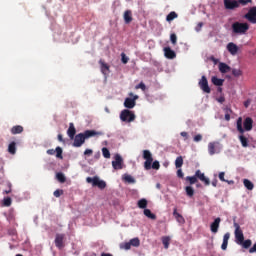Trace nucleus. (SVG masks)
Returning a JSON list of instances; mask_svg holds the SVG:
<instances>
[{
    "label": "nucleus",
    "instance_id": "1",
    "mask_svg": "<svg viewBox=\"0 0 256 256\" xmlns=\"http://www.w3.org/2000/svg\"><path fill=\"white\" fill-rule=\"evenodd\" d=\"M95 135H97V132L93 130H86L84 133L77 134L74 137L73 147H81L85 143V139L95 137Z\"/></svg>",
    "mask_w": 256,
    "mask_h": 256
},
{
    "label": "nucleus",
    "instance_id": "2",
    "mask_svg": "<svg viewBox=\"0 0 256 256\" xmlns=\"http://www.w3.org/2000/svg\"><path fill=\"white\" fill-rule=\"evenodd\" d=\"M232 31L236 35H245V33H247V31H249V24L241 23V22H234L232 24Z\"/></svg>",
    "mask_w": 256,
    "mask_h": 256
},
{
    "label": "nucleus",
    "instance_id": "3",
    "mask_svg": "<svg viewBox=\"0 0 256 256\" xmlns=\"http://www.w3.org/2000/svg\"><path fill=\"white\" fill-rule=\"evenodd\" d=\"M236 129H253V118L246 117L243 121V118L239 117L236 122Z\"/></svg>",
    "mask_w": 256,
    "mask_h": 256
},
{
    "label": "nucleus",
    "instance_id": "4",
    "mask_svg": "<svg viewBox=\"0 0 256 256\" xmlns=\"http://www.w3.org/2000/svg\"><path fill=\"white\" fill-rule=\"evenodd\" d=\"M143 159H145L144 162V169L146 171H150L151 165L153 163V154H151V151L149 150H144L143 151Z\"/></svg>",
    "mask_w": 256,
    "mask_h": 256
},
{
    "label": "nucleus",
    "instance_id": "5",
    "mask_svg": "<svg viewBox=\"0 0 256 256\" xmlns=\"http://www.w3.org/2000/svg\"><path fill=\"white\" fill-rule=\"evenodd\" d=\"M129 97H132V98L125 99L124 107H126V109H133V107H135V105H137V99H139V96L134 95L133 92H130Z\"/></svg>",
    "mask_w": 256,
    "mask_h": 256
},
{
    "label": "nucleus",
    "instance_id": "6",
    "mask_svg": "<svg viewBox=\"0 0 256 256\" xmlns=\"http://www.w3.org/2000/svg\"><path fill=\"white\" fill-rule=\"evenodd\" d=\"M221 149H223V145L219 142H210L208 144V153L209 155H216L221 153Z\"/></svg>",
    "mask_w": 256,
    "mask_h": 256
},
{
    "label": "nucleus",
    "instance_id": "7",
    "mask_svg": "<svg viewBox=\"0 0 256 256\" xmlns=\"http://www.w3.org/2000/svg\"><path fill=\"white\" fill-rule=\"evenodd\" d=\"M121 121H126L127 123H131L135 121V113L129 109H125L120 114Z\"/></svg>",
    "mask_w": 256,
    "mask_h": 256
},
{
    "label": "nucleus",
    "instance_id": "8",
    "mask_svg": "<svg viewBox=\"0 0 256 256\" xmlns=\"http://www.w3.org/2000/svg\"><path fill=\"white\" fill-rule=\"evenodd\" d=\"M86 181L87 183H92L93 187H99L100 189H105V187H107V183L103 180H100L97 176L93 178L87 177Z\"/></svg>",
    "mask_w": 256,
    "mask_h": 256
},
{
    "label": "nucleus",
    "instance_id": "9",
    "mask_svg": "<svg viewBox=\"0 0 256 256\" xmlns=\"http://www.w3.org/2000/svg\"><path fill=\"white\" fill-rule=\"evenodd\" d=\"M234 227H235V231H234L235 241L237 245H239V243H243L245 239V235H243V230H241V226H239L237 223H234Z\"/></svg>",
    "mask_w": 256,
    "mask_h": 256
},
{
    "label": "nucleus",
    "instance_id": "10",
    "mask_svg": "<svg viewBox=\"0 0 256 256\" xmlns=\"http://www.w3.org/2000/svg\"><path fill=\"white\" fill-rule=\"evenodd\" d=\"M241 6V0H224L225 9H237Z\"/></svg>",
    "mask_w": 256,
    "mask_h": 256
},
{
    "label": "nucleus",
    "instance_id": "11",
    "mask_svg": "<svg viewBox=\"0 0 256 256\" xmlns=\"http://www.w3.org/2000/svg\"><path fill=\"white\" fill-rule=\"evenodd\" d=\"M200 89L204 92V93H211V88L209 87V81H207V77L206 76H202L201 80L198 83Z\"/></svg>",
    "mask_w": 256,
    "mask_h": 256
},
{
    "label": "nucleus",
    "instance_id": "12",
    "mask_svg": "<svg viewBox=\"0 0 256 256\" xmlns=\"http://www.w3.org/2000/svg\"><path fill=\"white\" fill-rule=\"evenodd\" d=\"M245 19L249 20L250 23L256 24V7L250 8L247 14H245Z\"/></svg>",
    "mask_w": 256,
    "mask_h": 256
},
{
    "label": "nucleus",
    "instance_id": "13",
    "mask_svg": "<svg viewBox=\"0 0 256 256\" xmlns=\"http://www.w3.org/2000/svg\"><path fill=\"white\" fill-rule=\"evenodd\" d=\"M238 131L240 133V135L238 137H239L242 147H249V139L247 137H245V135H243L245 133V131H249V129H246V130L239 129Z\"/></svg>",
    "mask_w": 256,
    "mask_h": 256
},
{
    "label": "nucleus",
    "instance_id": "14",
    "mask_svg": "<svg viewBox=\"0 0 256 256\" xmlns=\"http://www.w3.org/2000/svg\"><path fill=\"white\" fill-rule=\"evenodd\" d=\"M195 176H196V179H199L200 181H202L204 185L206 186L211 185V181L209 180V178L205 177V173L201 172V170H197L195 172Z\"/></svg>",
    "mask_w": 256,
    "mask_h": 256
},
{
    "label": "nucleus",
    "instance_id": "15",
    "mask_svg": "<svg viewBox=\"0 0 256 256\" xmlns=\"http://www.w3.org/2000/svg\"><path fill=\"white\" fill-rule=\"evenodd\" d=\"M65 240V234H56V237H55V246L58 248V249H63V247H65V244L63 243V241Z\"/></svg>",
    "mask_w": 256,
    "mask_h": 256
},
{
    "label": "nucleus",
    "instance_id": "16",
    "mask_svg": "<svg viewBox=\"0 0 256 256\" xmlns=\"http://www.w3.org/2000/svg\"><path fill=\"white\" fill-rule=\"evenodd\" d=\"M113 169H123V158L119 154L115 156V161H112Z\"/></svg>",
    "mask_w": 256,
    "mask_h": 256
},
{
    "label": "nucleus",
    "instance_id": "17",
    "mask_svg": "<svg viewBox=\"0 0 256 256\" xmlns=\"http://www.w3.org/2000/svg\"><path fill=\"white\" fill-rule=\"evenodd\" d=\"M226 49L232 55H236L237 53H239V46H237V44L233 42H229L226 46Z\"/></svg>",
    "mask_w": 256,
    "mask_h": 256
},
{
    "label": "nucleus",
    "instance_id": "18",
    "mask_svg": "<svg viewBox=\"0 0 256 256\" xmlns=\"http://www.w3.org/2000/svg\"><path fill=\"white\" fill-rule=\"evenodd\" d=\"M164 55L166 59H175L177 54L170 47L164 48Z\"/></svg>",
    "mask_w": 256,
    "mask_h": 256
},
{
    "label": "nucleus",
    "instance_id": "19",
    "mask_svg": "<svg viewBox=\"0 0 256 256\" xmlns=\"http://www.w3.org/2000/svg\"><path fill=\"white\" fill-rule=\"evenodd\" d=\"M219 225H221V219L218 217L210 225L211 232L217 233L219 231Z\"/></svg>",
    "mask_w": 256,
    "mask_h": 256
},
{
    "label": "nucleus",
    "instance_id": "20",
    "mask_svg": "<svg viewBox=\"0 0 256 256\" xmlns=\"http://www.w3.org/2000/svg\"><path fill=\"white\" fill-rule=\"evenodd\" d=\"M231 238V234L229 232L225 233L223 236V242L221 245L222 251H227V246L229 245V239Z\"/></svg>",
    "mask_w": 256,
    "mask_h": 256
},
{
    "label": "nucleus",
    "instance_id": "21",
    "mask_svg": "<svg viewBox=\"0 0 256 256\" xmlns=\"http://www.w3.org/2000/svg\"><path fill=\"white\" fill-rule=\"evenodd\" d=\"M173 216L175 217L176 221L178 223H180L181 225H183L185 223V218L183 217V215H181V214H179V212H177V208H174Z\"/></svg>",
    "mask_w": 256,
    "mask_h": 256
},
{
    "label": "nucleus",
    "instance_id": "22",
    "mask_svg": "<svg viewBox=\"0 0 256 256\" xmlns=\"http://www.w3.org/2000/svg\"><path fill=\"white\" fill-rule=\"evenodd\" d=\"M124 22L126 23V25H129V23H131V21H133V13L131 12V10H126L124 12Z\"/></svg>",
    "mask_w": 256,
    "mask_h": 256
},
{
    "label": "nucleus",
    "instance_id": "23",
    "mask_svg": "<svg viewBox=\"0 0 256 256\" xmlns=\"http://www.w3.org/2000/svg\"><path fill=\"white\" fill-rule=\"evenodd\" d=\"M99 65L101 66V72L103 73V75H107V73H109V66L107 63H105V61H103L102 59L99 60Z\"/></svg>",
    "mask_w": 256,
    "mask_h": 256
},
{
    "label": "nucleus",
    "instance_id": "24",
    "mask_svg": "<svg viewBox=\"0 0 256 256\" xmlns=\"http://www.w3.org/2000/svg\"><path fill=\"white\" fill-rule=\"evenodd\" d=\"M219 71H220V73H229V71H231V66L227 65L226 63L221 62L219 64Z\"/></svg>",
    "mask_w": 256,
    "mask_h": 256
},
{
    "label": "nucleus",
    "instance_id": "25",
    "mask_svg": "<svg viewBox=\"0 0 256 256\" xmlns=\"http://www.w3.org/2000/svg\"><path fill=\"white\" fill-rule=\"evenodd\" d=\"M211 81L213 85H216V87H222L223 83H225V80L218 78L216 76H213Z\"/></svg>",
    "mask_w": 256,
    "mask_h": 256
},
{
    "label": "nucleus",
    "instance_id": "26",
    "mask_svg": "<svg viewBox=\"0 0 256 256\" xmlns=\"http://www.w3.org/2000/svg\"><path fill=\"white\" fill-rule=\"evenodd\" d=\"M243 184H244V187H246V189H248V191H253V189L255 187L253 182H251L249 179H244Z\"/></svg>",
    "mask_w": 256,
    "mask_h": 256
},
{
    "label": "nucleus",
    "instance_id": "27",
    "mask_svg": "<svg viewBox=\"0 0 256 256\" xmlns=\"http://www.w3.org/2000/svg\"><path fill=\"white\" fill-rule=\"evenodd\" d=\"M8 153L11 155H15L17 153V144L15 142H11L8 146Z\"/></svg>",
    "mask_w": 256,
    "mask_h": 256
},
{
    "label": "nucleus",
    "instance_id": "28",
    "mask_svg": "<svg viewBox=\"0 0 256 256\" xmlns=\"http://www.w3.org/2000/svg\"><path fill=\"white\" fill-rule=\"evenodd\" d=\"M220 181L223 183H228V185H234L235 181L233 180H225V172H220L218 175Z\"/></svg>",
    "mask_w": 256,
    "mask_h": 256
},
{
    "label": "nucleus",
    "instance_id": "29",
    "mask_svg": "<svg viewBox=\"0 0 256 256\" xmlns=\"http://www.w3.org/2000/svg\"><path fill=\"white\" fill-rule=\"evenodd\" d=\"M177 17H179V15H177L175 11H172L166 16V21H168V23H171V21L177 19Z\"/></svg>",
    "mask_w": 256,
    "mask_h": 256
},
{
    "label": "nucleus",
    "instance_id": "30",
    "mask_svg": "<svg viewBox=\"0 0 256 256\" xmlns=\"http://www.w3.org/2000/svg\"><path fill=\"white\" fill-rule=\"evenodd\" d=\"M252 241L251 239H247V240H242L241 243H239L238 245H242L243 249H249V247H251L252 245Z\"/></svg>",
    "mask_w": 256,
    "mask_h": 256
},
{
    "label": "nucleus",
    "instance_id": "31",
    "mask_svg": "<svg viewBox=\"0 0 256 256\" xmlns=\"http://www.w3.org/2000/svg\"><path fill=\"white\" fill-rule=\"evenodd\" d=\"M13 203V200L11 199V197H5L2 200V206L3 207H11V204Z\"/></svg>",
    "mask_w": 256,
    "mask_h": 256
},
{
    "label": "nucleus",
    "instance_id": "32",
    "mask_svg": "<svg viewBox=\"0 0 256 256\" xmlns=\"http://www.w3.org/2000/svg\"><path fill=\"white\" fill-rule=\"evenodd\" d=\"M176 169H181L183 167V156H178L175 160Z\"/></svg>",
    "mask_w": 256,
    "mask_h": 256
},
{
    "label": "nucleus",
    "instance_id": "33",
    "mask_svg": "<svg viewBox=\"0 0 256 256\" xmlns=\"http://www.w3.org/2000/svg\"><path fill=\"white\" fill-rule=\"evenodd\" d=\"M162 243L165 249H169V244L171 243V238L169 236L162 237Z\"/></svg>",
    "mask_w": 256,
    "mask_h": 256
},
{
    "label": "nucleus",
    "instance_id": "34",
    "mask_svg": "<svg viewBox=\"0 0 256 256\" xmlns=\"http://www.w3.org/2000/svg\"><path fill=\"white\" fill-rule=\"evenodd\" d=\"M144 215L148 217V219H157V216L153 214L149 209H144Z\"/></svg>",
    "mask_w": 256,
    "mask_h": 256
},
{
    "label": "nucleus",
    "instance_id": "35",
    "mask_svg": "<svg viewBox=\"0 0 256 256\" xmlns=\"http://www.w3.org/2000/svg\"><path fill=\"white\" fill-rule=\"evenodd\" d=\"M233 113V110L231 108H225V121H231V114Z\"/></svg>",
    "mask_w": 256,
    "mask_h": 256
},
{
    "label": "nucleus",
    "instance_id": "36",
    "mask_svg": "<svg viewBox=\"0 0 256 256\" xmlns=\"http://www.w3.org/2000/svg\"><path fill=\"white\" fill-rule=\"evenodd\" d=\"M139 209H146L147 208V199L142 198L138 201Z\"/></svg>",
    "mask_w": 256,
    "mask_h": 256
},
{
    "label": "nucleus",
    "instance_id": "37",
    "mask_svg": "<svg viewBox=\"0 0 256 256\" xmlns=\"http://www.w3.org/2000/svg\"><path fill=\"white\" fill-rule=\"evenodd\" d=\"M131 247H139L141 245V240L139 238H133L130 240Z\"/></svg>",
    "mask_w": 256,
    "mask_h": 256
},
{
    "label": "nucleus",
    "instance_id": "38",
    "mask_svg": "<svg viewBox=\"0 0 256 256\" xmlns=\"http://www.w3.org/2000/svg\"><path fill=\"white\" fill-rule=\"evenodd\" d=\"M185 191L188 197H193V195H195V190L191 186H187Z\"/></svg>",
    "mask_w": 256,
    "mask_h": 256
},
{
    "label": "nucleus",
    "instance_id": "39",
    "mask_svg": "<svg viewBox=\"0 0 256 256\" xmlns=\"http://www.w3.org/2000/svg\"><path fill=\"white\" fill-rule=\"evenodd\" d=\"M186 181H188L190 185H195V183H197V176H187Z\"/></svg>",
    "mask_w": 256,
    "mask_h": 256
},
{
    "label": "nucleus",
    "instance_id": "40",
    "mask_svg": "<svg viewBox=\"0 0 256 256\" xmlns=\"http://www.w3.org/2000/svg\"><path fill=\"white\" fill-rule=\"evenodd\" d=\"M102 154L105 159H111V152H109V149L102 148Z\"/></svg>",
    "mask_w": 256,
    "mask_h": 256
},
{
    "label": "nucleus",
    "instance_id": "41",
    "mask_svg": "<svg viewBox=\"0 0 256 256\" xmlns=\"http://www.w3.org/2000/svg\"><path fill=\"white\" fill-rule=\"evenodd\" d=\"M56 179H58V181H59L60 183H65V181L67 180V179L65 178V175H64L63 173H61V172H59V173L56 174Z\"/></svg>",
    "mask_w": 256,
    "mask_h": 256
},
{
    "label": "nucleus",
    "instance_id": "42",
    "mask_svg": "<svg viewBox=\"0 0 256 256\" xmlns=\"http://www.w3.org/2000/svg\"><path fill=\"white\" fill-rule=\"evenodd\" d=\"M55 152H56V157L58 159H63V149L61 147H59V146L56 147Z\"/></svg>",
    "mask_w": 256,
    "mask_h": 256
},
{
    "label": "nucleus",
    "instance_id": "43",
    "mask_svg": "<svg viewBox=\"0 0 256 256\" xmlns=\"http://www.w3.org/2000/svg\"><path fill=\"white\" fill-rule=\"evenodd\" d=\"M232 75L234 77H241V75H243V72L241 71V69H233L232 70Z\"/></svg>",
    "mask_w": 256,
    "mask_h": 256
},
{
    "label": "nucleus",
    "instance_id": "44",
    "mask_svg": "<svg viewBox=\"0 0 256 256\" xmlns=\"http://www.w3.org/2000/svg\"><path fill=\"white\" fill-rule=\"evenodd\" d=\"M68 137H70V139H75V134L77 133V130L75 129H68Z\"/></svg>",
    "mask_w": 256,
    "mask_h": 256
},
{
    "label": "nucleus",
    "instance_id": "45",
    "mask_svg": "<svg viewBox=\"0 0 256 256\" xmlns=\"http://www.w3.org/2000/svg\"><path fill=\"white\" fill-rule=\"evenodd\" d=\"M120 248L125 249L126 251H129V249H131V242H125V243L121 244Z\"/></svg>",
    "mask_w": 256,
    "mask_h": 256
},
{
    "label": "nucleus",
    "instance_id": "46",
    "mask_svg": "<svg viewBox=\"0 0 256 256\" xmlns=\"http://www.w3.org/2000/svg\"><path fill=\"white\" fill-rule=\"evenodd\" d=\"M160 167H161V164H159V161H157V160H155L151 164V169H155L156 171H158V169H160Z\"/></svg>",
    "mask_w": 256,
    "mask_h": 256
},
{
    "label": "nucleus",
    "instance_id": "47",
    "mask_svg": "<svg viewBox=\"0 0 256 256\" xmlns=\"http://www.w3.org/2000/svg\"><path fill=\"white\" fill-rule=\"evenodd\" d=\"M121 61L124 65H127V63H129V57H127V55H125V53L121 54Z\"/></svg>",
    "mask_w": 256,
    "mask_h": 256
},
{
    "label": "nucleus",
    "instance_id": "48",
    "mask_svg": "<svg viewBox=\"0 0 256 256\" xmlns=\"http://www.w3.org/2000/svg\"><path fill=\"white\" fill-rule=\"evenodd\" d=\"M124 180L127 182V183H135V178L132 177L131 175H126L124 177Z\"/></svg>",
    "mask_w": 256,
    "mask_h": 256
},
{
    "label": "nucleus",
    "instance_id": "49",
    "mask_svg": "<svg viewBox=\"0 0 256 256\" xmlns=\"http://www.w3.org/2000/svg\"><path fill=\"white\" fill-rule=\"evenodd\" d=\"M170 41L172 45H177V35L176 34H171L170 35Z\"/></svg>",
    "mask_w": 256,
    "mask_h": 256
},
{
    "label": "nucleus",
    "instance_id": "50",
    "mask_svg": "<svg viewBox=\"0 0 256 256\" xmlns=\"http://www.w3.org/2000/svg\"><path fill=\"white\" fill-rule=\"evenodd\" d=\"M135 89H141L142 91H145L147 87L145 86V83L140 82L138 85L135 86Z\"/></svg>",
    "mask_w": 256,
    "mask_h": 256
},
{
    "label": "nucleus",
    "instance_id": "51",
    "mask_svg": "<svg viewBox=\"0 0 256 256\" xmlns=\"http://www.w3.org/2000/svg\"><path fill=\"white\" fill-rule=\"evenodd\" d=\"M53 195L54 197H61V195H63V190L57 189L54 191Z\"/></svg>",
    "mask_w": 256,
    "mask_h": 256
},
{
    "label": "nucleus",
    "instance_id": "52",
    "mask_svg": "<svg viewBox=\"0 0 256 256\" xmlns=\"http://www.w3.org/2000/svg\"><path fill=\"white\" fill-rule=\"evenodd\" d=\"M202 140H203V136L201 134L194 136L195 143H199V141H202Z\"/></svg>",
    "mask_w": 256,
    "mask_h": 256
},
{
    "label": "nucleus",
    "instance_id": "53",
    "mask_svg": "<svg viewBox=\"0 0 256 256\" xmlns=\"http://www.w3.org/2000/svg\"><path fill=\"white\" fill-rule=\"evenodd\" d=\"M177 177H179L180 179H183V177H185V174H183V170L181 169L177 170Z\"/></svg>",
    "mask_w": 256,
    "mask_h": 256
},
{
    "label": "nucleus",
    "instance_id": "54",
    "mask_svg": "<svg viewBox=\"0 0 256 256\" xmlns=\"http://www.w3.org/2000/svg\"><path fill=\"white\" fill-rule=\"evenodd\" d=\"M216 101L221 104L225 103V96L222 95V96L216 98Z\"/></svg>",
    "mask_w": 256,
    "mask_h": 256
},
{
    "label": "nucleus",
    "instance_id": "55",
    "mask_svg": "<svg viewBox=\"0 0 256 256\" xmlns=\"http://www.w3.org/2000/svg\"><path fill=\"white\" fill-rule=\"evenodd\" d=\"M19 133H23V129H12V135H17Z\"/></svg>",
    "mask_w": 256,
    "mask_h": 256
},
{
    "label": "nucleus",
    "instance_id": "56",
    "mask_svg": "<svg viewBox=\"0 0 256 256\" xmlns=\"http://www.w3.org/2000/svg\"><path fill=\"white\" fill-rule=\"evenodd\" d=\"M8 187H9V189L8 190H4L3 191V195H9V193H11V183H8Z\"/></svg>",
    "mask_w": 256,
    "mask_h": 256
},
{
    "label": "nucleus",
    "instance_id": "57",
    "mask_svg": "<svg viewBox=\"0 0 256 256\" xmlns=\"http://www.w3.org/2000/svg\"><path fill=\"white\" fill-rule=\"evenodd\" d=\"M84 155H93V150H91V149H86V150L84 151Z\"/></svg>",
    "mask_w": 256,
    "mask_h": 256
},
{
    "label": "nucleus",
    "instance_id": "58",
    "mask_svg": "<svg viewBox=\"0 0 256 256\" xmlns=\"http://www.w3.org/2000/svg\"><path fill=\"white\" fill-rule=\"evenodd\" d=\"M241 5H247V3H251V0H240Z\"/></svg>",
    "mask_w": 256,
    "mask_h": 256
},
{
    "label": "nucleus",
    "instance_id": "59",
    "mask_svg": "<svg viewBox=\"0 0 256 256\" xmlns=\"http://www.w3.org/2000/svg\"><path fill=\"white\" fill-rule=\"evenodd\" d=\"M180 135H181V137H184V139H188V137H189L187 132H181Z\"/></svg>",
    "mask_w": 256,
    "mask_h": 256
},
{
    "label": "nucleus",
    "instance_id": "60",
    "mask_svg": "<svg viewBox=\"0 0 256 256\" xmlns=\"http://www.w3.org/2000/svg\"><path fill=\"white\" fill-rule=\"evenodd\" d=\"M249 105H251V100H246L244 102V107L247 109V107H249Z\"/></svg>",
    "mask_w": 256,
    "mask_h": 256
},
{
    "label": "nucleus",
    "instance_id": "61",
    "mask_svg": "<svg viewBox=\"0 0 256 256\" xmlns=\"http://www.w3.org/2000/svg\"><path fill=\"white\" fill-rule=\"evenodd\" d=\"M48 155H55V150L54 149H49L47 150Z\"/></svg>",
    "mask_w": 256,
    "mask_h": 256
},
{
    "label": "nucleus",
    "instance_id": "62",
    "mask_svg": "<svg viewBox=\"0 0 256 256\" xmlns=\"http://www.w3.org/2000/svg\"><path fill=\"white\" fill-rule=\"evenodd\" d=\"M217 183H218L217 179H214V180L212 181V186H213V187H217Z\"/></svg>",
    "mask_w": 256,
    "mask_h": 256
},
{
    "label": "nucleus",
    "instance_id": "63",
    "mask_svg": "<svg viewBox=\"0 0 256 256\" xmlns=\"http://www.w3.org/2000/svg\"><path fill=\"white\" fill-rule=\"evenodd\" d=\"M12 129H23V126H21V125H16V126H13Z\"/></svg>",
    "mask_w": 256,
    "mask_h": 256
},
{
    "label": "nucleus",
    "instance_id": "64",
    "mask_svg": "<svg viewBox=\"0 0 256 256\" xmlns=\"http://www.w3.org/2000/svg\"><path fill=\"white\" fill-rule=\"evenodd\" d=\"M101 256H113V254H109V253H102Z\"/></svg>",
    "mask_w": 256,
    "mask_h": 256
}]
</instances>
